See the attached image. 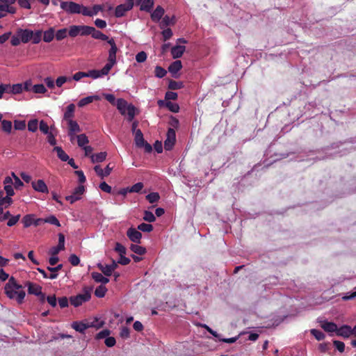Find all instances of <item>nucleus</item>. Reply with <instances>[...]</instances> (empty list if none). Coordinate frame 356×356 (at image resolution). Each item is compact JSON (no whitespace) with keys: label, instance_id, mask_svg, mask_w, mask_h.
<instances>
[{"label":"nucleus","instance_id":"obj_1","mask_svg":"<svg viewBox=\"0 0 356 356\" xmlns=\"http://www.w3.org/2000/svg\"><path fill=\"white\" fill-rule=\"evenodd\" d=\"M4 291L10 299H15L18 304H22L26 296L22 286L17 284L16 280L11 277L6 284Z\"/></svg>","mask_w":356,"mask_h":356},{"label":"nucleus","instance_id":"obj_2","mask_svg":"<svg viewBox=\"0 0 356 356\" xmlns=\"http://www.w3.org/2000/svg\"><path fill=\"white\" fill-rule=\"evenodd\" d=\"M116 106L121 115H124L127 113L128 120H133L136 115V107L134 105L128 104L125 99L119 98L116 101Z\"/></svg>","mask_w":356,"mask_h":356},{"label":"nucleus","instance_id":"obj_3","mask_svg":"<svg viewBox=\"0 0 356 356\" xmlns=\"http://www.w3.org/2000/svg\"><path fill=\"white\" fill-rule=\"evenodd\" d=\"M104 325V321H102L100 322L98 321L97 318L91 323H84L83 321H74L72 324V327L74 329L76 332L80 333H83L85 330L89 327H95L97 329H99Z\"/></svg>","mask_w":356,"mask_h":356},{"label":"nucleus","instance_id":"obj_4","mask_svg":"<svg viewBox=\"0 0 356 356\" xmlns=\"http://www.w3.org/2000/svg\"><path fill=\"white\" fill-rule=\"evenodd\" d=\"M91 298V289L88 287L83 288V293H79L75 296H71L70 298L71 304L77 307L83 302H88Z\"/></svg>","mask_w":356,"mask_h":356},{"label":"nucleus","instance_id":"obj_5","mask_svg":"<svg viewBox=\"0 0 356 356\" xmlns=\"http://www.w3.org/2000/svg\"><path fill=\"white\" fill-rule=\"evenodd\" d=\"M108 44H110L111 48L108 50V63L106 64V69L108 67L112 68L116 64V54L118 50L115 42L113 38L108 40Z\"/></svg>","mask_w":356,"mask_h":356},{"label":"nucleus","instance_id":"obj_6","mask_svg":"<svg viewBox=\"0 0 356 356\" xmlns=\"http://www.w3.org/2000/svg\"><path fill=\"white\" fill-rule=\"evenodd\" d=\"M134 4V0H126L124 3L120 4L115 8V15L116 17H121L130 10Z\"/></svg>","mask_w":356,"mask_h":356},{"label":"nucleus","instance_id":"obj_7","mask_svg":"<svg viewBox=\"0 0 356 356\" xmlns=\"http://www.w3.org/2000/svg\"><path fill=\"white\" fill-rule=\"evenodd\" d=\"M60 8L69 14H79L81 4L73 1H62Z\"/></svg>","mask_w":356,"mask_h":356},{"label":"nucleus","instance_id":"obj_8","mask_svg":"<svg viewBox=\"0 0 356 356\" xmlns=\"http://www.w3.org/2000/svg\"><path fill=\"white\" fill-rule=\"evenodd\" d=\"M176 142V134L173 128H169L166 134V139L164 141V148L165 150H171Z\"/></svg>","mask_w":356,"mask_h":356},{"label":"nucleus","instance_id":"obj_9","mask_svg":"<svg viewBox=\"0 0 356 356\" xmlns=\"http://www.w3.org/2000/svg\"><path fill=\"white\" fill-rule=\"evenodd\" d=\"M85 191V188L83 185H80L76 187L72 195L66 196V200L69 201L71 204H73L76 201L81 199V195Z\"/></svg>","mask_w":356,"mask_h":356},{"label":"nucleus","instance_id":"obj_10","mask_svg":"<svg viewBox=\"0 0 356 356\" xmlns=\"http://www.w3.org/2000/svg\"><path fill=\"white\" fill-rule=\"evenodd\" d=\"M31 186L35 191H37L38 193H49L48 187H47V184H45V182L44 181V180H42V179H38L36 181H33L31 182Z\"/></svg>","mask_w":356,"mask_h":356},{"label":"nucleus","instance_id":"obj_11","mask_svg":"<svg viewBox=\"0 0 356 356\" xmlns=\"http://www.w3.org/2000/svg\"><path fill=\"white\" fill-rule=\"evenodd\" d=\"M16 34L20 37L21 41L23 43H28L31 40V38L33 37L32 30L28 29H18Z\"/></svg>","mask_w":356,"mask_h":356},{"label":"nucleus","instance_id":"obj_12","mask_svg":"<svg viewBox=\"0 0 356 356\" xmlns=\"http://www.w3.org/2000/svg\"><path fill=\"white\" fill-rule=\"evenodd\" d=\"M127 235L130 241L136 243H140L142 234L134 227H130L127 232Z\"/></svg>","mask_w":356,"mask_h":356},{"label":"nucleus","instance_id":"obj_13","mask_svg":"<svg viewBox=\"0 0 356 356\" xmlns=\"http://www.w3.org/2000/svg\"><path fill=\"white\" fill-rule=\"evenodd\" d=\"M81 128L79 124L74 120H69L68 122V136L70 140L72 141L75 138L76 133L80 132Z\"/></svg>","mask_w":356,"mask_h":356},{"label":"nucleus","instance_id":"obj_14","mask_svg":"<svg viewBox=\"0 0 356 356\" xmlns=\"http://www.w3.org/2000/svg\"><path fill=\"white\" fill-rule=\"evenodd\" d=\"M105 69H106V65L100 70H89L88 72H86L87 77H91L92 79H97L102 76L107 75L111 69L109 67L107 70H105Z\"/></svg>","mask_w":356,"mask_h":356},{"label":"nucleus","instance_id":"obj_15","mask_svg":"<svg viewBox=\"0 0 356 356\" xmlns=\"http://www.w3.org/2000/svg\"><path fill=\"white\" fill-rule=\"evenodd\" d=\"M94 170L97 175L103 179L104 177H107L111 174L113 170V167H110V164H108L106 165L105 169H102L100 165H97L95 166Z\"/></svg>","mask_w":356,"mask_h":356},{"label":"nucleus","instance_id":"obj_16","mask_svg":"<svg viewBox=\"0 0 356 356\" xmlns=\"http://www.w3.org/2000/svg\"><path fill=\"white\" fill-rule=\"evenodd\" d=\"M137 4L140 5V10L149 13L154 6V0H137Z\"/></svg>","mask_w":356,"mask_h":356},{"label":"nucleus","instance_id":"obj_17","mask_svg":"<svg viewBox=\"0 0 356 356\" xmlns=\"http://www.w3.org/2000/svg\"><path fill=\"white\" fill-rule=\"evenodd\" d=\"M336 333L338 336H341L344 338H348L350 335H352V327L347 325H342L339 328L337 327Z\"/></svg>","mask_w":356,"mask_h":356},{"label":"nucleus","instance_id":"obj_18","mask_svg":"<svg viewBox=\"0 0 356 356\" xmlns=\"http://www.w3.org/2000/svg\"><path fill=\"white\" fill-rule=\"evenodd\" d=\"M164 13V9L161 6H158L151 14L152 20L154 22H159L163 17Z\"/></svg>","mask_w":356,"mask_h":356},{"label":"nucleus","instance_id":"obj_19","mask_svg":"<svg viewBox=\"0 0 356 356\" xmlns=\"http://www.w3.org/2000/svg\"><path fill=\"white\" fill-rule=\"evenodd\" d=\"M186 50V47L176 45L171 49V54L173 58H179L182 56Z\"/></svg>","mask_w":356,"mask_h":356},{"label":"nucleus","instance_id":"obj_20","mask_svg":"<svg viewBox=\"0 0 356 356\" xmlns=\"http://www.w3.org/2000/svg\"><path fill=\"white\" fill-rule=\"evenodd\" d=\"M182 68V63L181 60H175L172 62L168 67V71L172 74V76L177 78L175 74Z\"/></svg>","mask_w":356,"mask_h":356},{"label":"nucleus","instance_id":"obj_21","mask_svg":"<svg viewBox=\"0 0 356 356\" xmlns=\"http://www.w3.org/2000/svg\"><path fill=\"white\" fill-rule=\"evenodd\" d=\"M100 97L98 95L88 96L79 100V102H78V106L83 107L92 103L95 100L98 101Z\"/></svg>","mask_w":356,"mask_h":356},{"label":"nucleus","instance_id":"obj_22","mask_svg":"<svg viewBox=\"0 0 356 356\" xmlns=\"http://www.w3.org/2000/svg\"><path fill=\"white\" fill-rule=\"evenodd\" d=\"M28 293L30 294H34L35 296H39L41 293L42 287L36 284H33L32 282H28Z\"/></svg>","mask_w":356,"mask_h":356},{"label":"nucleus","instance_id":"obj_23","mask_svg":"<svg viewBox=\"0 0 356 356\" xmlns=\"http://www.w3.org/2000/svg\"><path fill=\"white\" fill-rule=\"evenodd\" d=\"M16 9L13 6H8L7 4H3L0 2V18L6 16L7 13H15Z\"/></svg>","mask_w":356,"mask_h":356},{"label":"nucleus","instance_id":"obj_24","mask_svg":"<svg viewBox=\"0 0 356 356\" xmlns=\"http://www.w3.org/2000/svg\"><path fill=\"white\" fill-rule=\"evenodd\" d=\"M321 327L327 332H337V325L336 323L326 321L321 323Z\"/></svg>","mask_w":356,"mask_h":356},{"label":"nucleus","instance_id":"obj_25","mask_svg":"<svg viewBox=\"0 0 356 356\" xmlns=\"http://www.w3.org/2000/svg\"><path fill=\"white\" fill-rule=\"evenodd\" d=\"M3 195V191H0V205L3 208H8L13 203V200L11 197L8 195L4 197Z\"/></svg>","mask_w":356,"mask_h":356},{"label":"nucleus","instance_id":"obj_26","mask_svg":"<svg viewBox=\"0 0 356 356\" xmlns=\"http://www.w3.org/2000/svg\"><path fill=\"white\" fill-rule=\"evenodd\" d=\"M43 34V40L45 42H51L55 37V29L53 27L49 28L48 30L45 31Z\"/></svg>","mask_w":356,"mask_h":356},{"label":"nucleus","instance_id":"obj_27","mask_svg":"<svg viewBox=\"0 0 356 356\" xmlns=\"http://www.w3.org/2000/svg\"><path fill=\"white\" fill-rule=\"evenodd\" d=\"M92 32L91 36L94 39L100 40H103V41H107V42H108V40H110V38L106 35L103 33L102 31L97 30L94 27H93V29L92 30Z\"/></svg>","mask_w":356,"mask_h":356},{"label":"nucleus","instance_id":"obj_28","mask_svg":"<svg viewBox=\"0 0 356 356\" xmlns=\"http://www.w3.org/2000/svg\"><path fill=\"white\" fill-rule=\"evenodd\" d=\"M74 110L75 106L74 104L68 105L64 113V120L67 122H69V120H72V118L74 117Z\"/></svg>","mask_w":356,"mask_h":356},{"label":"nucleus","instance_id":"obj_29","mask_svg":"<svg viewBox=\"0 0 356 356\" xmlns=\"http://www.w3.org/2000/svg\"><path fill=\"white\" fill-rule=\"evenodd\" d=\"M134 140H135L136 145L138 147H142L143 145H144V143L145 140L143 138V134L140 129H137L136 131Z\"/></svg>","mask_w":356,"mask_h":356},{"label":"nucleus","instance_id":"obj_30","mask_svg":"<svg viewBox=\"0 0 356 356\" xmlns=\"http://www.w3.org/2000/svg\"><path fill=\"white\" fill-rule=\"evenodd\" d=\"M91 276H92V279L96 282H98V283L106 284L109 282V280L107 277L103 276L102 273H99L97 272L92 273Z\"/></svg>","mask_w":356,"mask_h":356},{"label":"nucleus","instance_id":"obj_31","mask_svg":"<svg viewBox=\"0 0 356 356\" xmlns=\"http://www.w3.org/2000/svg\"><path fill=\"white\" fill-rule=\"evenodd\" d=\"M106 155L107 154L106 152H101L97 154H92L90 156L91 161L92 163L102 162L106 159Z\"/></svg>","mask_w":356,"mask_h":356},{"label":"nucleus","instance_id":"obj_32","mask_svg":"<svg viewBox=\"0 0 356 356\" xmlns=\"http://www.w3.org/2000/svg\"><path fill=\"white\" fill-rule=\"evenodd\" d=\"M54 151L57 153L58 157L63 161H67L69 159V156L64 152L61 147L56 146Z\"/></svg>","mask_w":356,"mask_h":356},{"label":"nucleus","instance_id":"obj_33","mask_svg":"<svg viewBox=\"0 0 356 356\" xmlns=\"http://www.w3.org/2000/svg\"><path fill=\"white\" fill-rule=\"evenodd\" d=\"M175 22V17H170L168 15H165L163 17L160 26L161 29H163L170 24L174 25Z\"/></svg>","mask_w":356,"mask_h":356},{"label":"nucleus","instance_id":"obj_34","mask_svg":"<svg viewBox=\"0 0 356 356\" xmlns=\"http://www.w3.org/2000/svg\"><path fill=\"white\" fill-rule=\"evenodd\" d=\"M33 37L31 38V41L33 44H38L42 40V30H36L35 31H32Z\"/></svg>","mask_w":356,"mask_h":356},{"label":"nucleus","instance_id":"obj_35","mask_svg":"<svg viewBox=\"0 0 356 356\" xmlns=\"http://www.w3.org/2000/svg\"><path fill=\"white\" fill-rule=\"evenodd\" d=\"M130 250L138 255H143L146 252V249L144 247L137 244H131L130 246Z\"/></svg>","mask_w":356,"mask_h":356},{"label":"nucleus","instance_id":"obj_36","mask_svg":"<svg viewBox=\"0 0 356 356\" xmlns=\"http://www.w3.org/2000/svg\"><path fill=\"white\" fill-rule=\"evenodd\" d=\"M68 33L69 35L72 38L76 37L79 34L81 35V25L70 26Z\"/></svg>","mask_w":356,"mask_h":356},{"label":"nucleus","instance_id":"obj_37","mask_svg":"<svg viewBox=\"0 0 356 356\" xmlns=\"http://www.w3.org/2000/svg\"><path fill=\"white\" fill-rule=\"evenodd\" d=\"M97 268L102 272L106 276H110L112 275L113 271L109 265H103L102 264H97Z\"/></svg>","mask_w":356,"mask_h":356},{"label":"nucleus","instance_id":"obj_38","mask_svg":"<svg viewBox=\"0 0 356 356\" xmlns=\"http://www.w3.org/2000/svg\"><path fill=\"white\" fill-rule=\"evenodd\" d=\"M43 222L49 223L51 225H54L56 227H60V223L59 220L55 216H49L43 220Z\"/></svg>","mask_w":356,"mask_h":356},{"label":"nucleus","instance_id":"obj_39","mask_svg":"<svg viewBox=\"0 0 356 356\" xmlns=\"http://www.w3.org/2000/svg\"><path fill=\"white\" fill-rule=\"evenodd\" d=\"M78 145L81 147H85L89 143L88 138L86 134H82L76 136Z\"/></svg>","mask_w":356,"mask_h":356},{"label":"nucleus","instance_id":"obj_40","mask_svg":"<svg viewBox=\"0 0 356 356\" xmlns=\"http://www.w3.org/2000/svg\"><path fill=\"white\" fill-rule=\"evenodd\" d=\"M184 87L181 81H176L175 80H170L168 83V88L170 90H178Z\"/></svg>","mask_w":356,"mask_h":356},{"label":"nucleus","instance_id":"obj_41","mask_svg":"<svg viewBox=\"0 0 356 356\" xmlns=\"http://www.w3.org/2000/svg\"><path fill=\"white\" fill-rule=\"evenodd\" d=\"M39 128H40V131L42 132L44 134H49L50 132V131H49V127L48 126V124L44 120H41L40 122ZM50 129L52 131L54 129H55V128L54 127L51 126L50 127Z\"/></svg>","mask_w":356,"mask_h":356},{"label":"nucleus","instance_id":"obj_42","mask_svg":"<svg viewBox=\"0 0 356 356\" xmlns=\"http://www.w3.org/2000/svg\"><path fill=\"white\" fill-rule=\"evenodd\" d=\"M33 215L28 214L23 217L22 222L24 227H29L33 224Z\"/></svg>","mask_w":356,"mask_h":356},{"label":"nucleus","instance_id":"obj_43","mask_svg":"<svg viewBox=\"0 0 356 356\" xmlns=\"http://www.w3.org/2000/svg\"><path fill=\"white\" fill-rule=\"evenodd\" d=\"M106 291V288L103 285H100L96 288L95 295L98 298H103L105 296Z\"/></svg>","mask_w":356,"mask_h":356},{"label":"nucleus","instance_id":"obj_44","mask_svg":"<svg viewBox=\"0 0 356 356\" xmlns=\"http://www.w3.org/2000/svg\"><path fill=\"white\" fill-rule=\"evenodd\" d=\"M310 332L318 341H321L325 337V335L323 332L316 329H312Z\"/></svg>","mask_w":356,"mask_h":356},{"label":"nucleus","instance_id":"obj_45","mask_svg":"<svg viewBox=\"0 0 356 356\" xmlns=\"http://www.w3.org/2000/svg\"><path fill=\"white\" fill-rule=\"evenodd\" d=\"M38 127V120L37 119L31 120L28 122V130L31 132H35Z\"/></svg>","mask_w":356,"mask_h":356},{"label":"nucleus","instance_id":"obj_46","mask_svg":"<svg viewBox=\"0 0 356 356\" xmlns=\"http://www.w3.org/2000/svg\"><path fill=\"white\" fill-rule=\"evenodd\" d=\"M67 29L66 28L61 29L57 31L55 33V37L57 40H62L67 37Z\"/></svg>","mask_w":356,"mask_h":356},{"label":"nucleus","instance_id":"obj_47","mask_svg":"<svg viewBox=\"0 0 356 356\" xmlns=\"http://www.w3.org/2000/svg\"><path fill=\"white\" fill-rule=\"evenodd\" d=\"M1 129L6 133H10L12 129V122L9 120H3L1 121Z\"/></svg>","mask_w":356,"mask_h":356},{"label":"nucleus","instance_id":"obj_48","mask_svg":"<svg viewBox=\"0 0 356 356\" xmlns=\"http://www.w3.org/2000/svg\"><path fill=\"white\" fill-rule=\"evenodd\" d=\"M138 229L143 232H150L153 230V226L151 224L143 222L138 226Z\"/></svg>","mask_w":356,"mask_h":356},{"label":"nucleus","instance_id":"obj_49","mask_svg":"<svg viewBox=\"0 0 356 356\" xmlns=\"http://www.w3.org/2000/svg\"><path fill=\"white\" fill-rule=\"evenodd\" d=\"M160 198V196L158 193H150L146 196V199L149 201V203H155Z\"/></svg>","mask_w":356,"mask_h":356},{"label":"nucleus","instance_id":"obj_50","mask_svg":"<svg viewBox=\"0 0 356 356\" xmlns=\"http://www.w3.org/2000/svg\"><path fill=\"white\" fill-rule=\"evenodd\" d=\"M93 26L81 25V35H92V30Z\"/></svg>","mask_w":356,"mask_h":356},{"label":"nucleus","instance_id":"obj_51","mask_svg":"<svg viewBox=\"0 0 356 356\" xmlns=\"http://www.w3.org/2000/svg\"><path fill=\"white\" fill-rule=\"evenodd\" d=\"M155 76L159 78H163L165 76L166 70L161 66H156L154 70Z\"/></svg>","mask_w":356,"mask_h":356},{"label":"nucleus","instance_id":"obj_52","mask_svg":"<svg viewBox=\"0 0 356 356\" xmlns=\"http://www.w3.org/2000/svg\"><path fill=\"white\" fill-rule=\"evenodd\" d=\"M143 220L148 222H152L156 220V218L151 211H145L144 212Z\"/></svg>","mask_w":356,"mask_h":356},{"label":"nucleus","instance_id":"obj_53","mask_svg":"<svg viewBox=\"0 0 356 356\" xmlns=\"http://www.w3.org/2000/svg\"><path fill=\"white\" fill-rule=\"evenodd\" d=\"M12 88V94L17 95L20 94L23 91V84L22 83H17L11 86Z\"/></svg>","mask_w":356,"mask_h":356},{"label":"nucleus","instance_id":"obj_54","mask_svg":"<svg viewBox=\"0 0 356 356\" xmlns=\"http://www.w3.org/2000/svg\"><path fill=\"white\" fill-rule=\"evenodd\" d=\"M143 188V184L141 182L136 183L129 188V193H139Z\"/></svg>","mask_w":356,"mask_h":356},{"label":"nucleus","instance_id":"obj_55","mask_svg":"<svg viewBox=\"0 0 356 356\" xmlns=\"http://www.w3.org/2000/svg\"><path fill=\"white\" fill-rule=\"evenodd\" d=\"M115 251L118 252L120 256L124 255L127 252L126 248L120 243H115Z\"/></svg>","mask_w":356,"mask_h":356},{"label":"nucleus","instance_id":"obj_56","mask_svg":"<svg viewBox=\"0 0 356 356\" xmlns=\"http://www.w3.org/2000/svg\"><path fill=\"white\" fill-rule=\"evenodd\" d=\"M33 90L35 93L43 94L47 91L43 84H36L33 86Z\"/></svg>","mask_w":356,"mask_h":356},{"label":"nucleus","instance_id":"obj_57","mask_svg":"<svg viewBox=\"0 0 356 356\" xmlns=\"http://www.w3.org/2000/svg\"><path fill=\"white\" fill-rule=\"evenodd\" d=\"M37 270L42 275L44 278H49L51 280H54L58 277L57 273H51L48 275V274L45 272L44 269L38 268Z\"/></svg>","mask_w":356,"mask_h":356},{"label":"nucleus","instance_id":"obj_58","mask_svg":"<svg viewBox=\"0 0 356 356\" xmlns=\"http://www.w3.org/2000/svg\"><path fill=\"white\" fill-rule=\"evenodd\" d=\"M20 218V215L18 214L17 216H11L9 218H8V221L7 222V225L8 227H12L13 225H15L19 220Z\"/></svg>","mask_w":356,"mask_h":356},{"label":"nucleus","instance_id":"obj_59","mask_svg":"<svg viewBox=\"0 0 356 356\" xmlns=\"http://www.w3.org/2000/svg\"><path fill=\"white\" fill-rule=\"evenodd\" d=\"M111 331L108 329L103 330L97 334L95 339H102L104 338H107L110 334Z\"/></svg>","mask_w":356,"mask_h":356},{"label":"nucleus","instance_id":"obj_60","mask_svg":"<svg viewBox=\"0 0 356 356\" xmlns=\"http://www.w3.org/2000/svg\"><path fill=\"white\" fill-rule=\"evenodd\" d=\"M166 106L170 111L174 113H177L179 109V105L177 104H175L171 102H168L166 103Z\"/></svg>","mask_w":356,"mask_h":356},{"label":"nucleus","instance_id":"obj_61","mask_svg":"<svg viewBox=\"0 0 356 356\" xmlns=\"http://www.w3.org/2000/svg\"><path fill=\"white\" fill-rule=\"evenodd\" d=\"M162 35L164 41L169 40L172 36V31L171 29L168 28L164 29L162 31Z\"/></svg>","mask_w":356,"mask_h":356},{"label":"nucleus","instance_id":"obj_62","mask_svg":"<svg viewBox=\"0 0 356 356\" xmlns=\"http://www.w3.org/2000/svg\"><path fill=\"white\" fill-rule=\"evenodd\" d=\"M333 344L334 346L336 347V348L340 352V353H343L344 352V350H345V344L342 341H337V340H334L333 341Z\"/></svg>","mask_w":356,"mask_h":356},{"label":"nucleus","instance_id":"obj_63","mask_svg":"<svg viewBox=\"0 0 356 356\" xmlns=\"http://www.w3.org/2000/svg\"><path fill=\"white\" fill-rule=\"evenodd\" d=\"M147 59V54L145 51H140L136 56V60L138 63H143Z\"/></svg>","mask_w":356,"mask_h":356},{"label":"nucleus","instance_id":"obj_64","mask_svg":"<svg viewBox=\"0 0 356 356\" xmlns=\"http://www.w3.org/2000/svg\"><path fill=\"white\" fill-rule=\"evenodd\" d=\"M69 261L72 266H76L79 265L80 259L76 254H72L69 257Z\"/></svg>","mask_w":356,"mask_h":356}]
</instances>
